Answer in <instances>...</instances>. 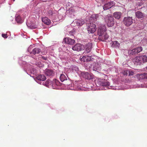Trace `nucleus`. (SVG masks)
<instances>
[{
    "label": "nucleus",
    "mask_w": 147,
    "mask_h": 147,
    "mask_svg": "<svg viewBox=\"0 0 147 147\" xmlns=\"http://www.w3.org/2000/svg\"><path fill=\"white\" fill-rule=\"evenodd\" d=\"M42 22L45 24L48 25L50 24V20L47 17H44L42 18Z\"/></svg>",
    "instance_id": "obj_19"
},
{
    "label": "nucleus",
    "mask_w": 147,
    "mask_h": 147,
    "mask_svg": "<svg viewBox=\"0 0 147 147\" xmlns=\"http://www.w3.org/2000/svg\"><path fill=\"white\" fill-rule=\"evenodd\" d=\"M128 73L129 76H132L134 75V72L132 71H129Z\"/></svg>",
    "instance_id": "obj_34"
},
{
    "label": "nucleus",
    "mask_w": 147,
    "mask_h": 147,
    "mask_svg": "<svg viewBox=\"0 0 147 147\" xmlns=\"http://www.w3.org/2000/svg\"><path fill=\"white\" fill-rule=\"evenodd\" d=\"M81 75L83 78L88 80H90L93 78V76L91 74L88 72H83L81 73Z\"/></svg>",
    "instance_id": "obj_7"
},
{
    "label": "nucleus",
    "mask_w": 147,
    "mask_h": 147,
    "mask_svg": "<svg viewBox=\"0 0 147 147\" xmlns=\"http://www.w3.org/2000/svg\"><path fill=\"white\" fill-rule=\"evenodd\" d=\"M82 46L80 44H77L72 47V49L74 51H80L82 49Z\"/></svg>",
    "instance_id": "obj_16"
},
{
    "label": "nucleus",
    "mask_w": 147,
    "mask_h": 147,
    "mask_svg": "<svg viewBox=\"0 0 147 147\" xmlns=\"http://www.w3.org/2000/svg\"><path fill=\"white\" fill-rule=\"evenodd\" d=\"M121 16V13L120 12H117L114 13L113 16L117 19H119Z\"/></svg>",
    "instance_id": "obj_23"
},
{
    "label": "nucleus",
    "mask_w": 147,
    "mask_h": 147,
    "mask_svg": "<svg viewBox=\"0 0 147 147\" xmlns=\"http://www.w3.org/2000/svg\"><path fill=\"white\" fill-rule=\"evenodd\" d=\"M133 61L135 64H136L140 65L142 64L140 56L134 57L133 59Z\"/></svg>",
    "instance_id": "obj_15"
},
{
    "label": "nucleus",
    "mask_w": 147,
    "mask_h": 147,
    "mask_svg": "<svg viewBox=\"0 0 147 147\" xmlns=\"http://www.w3.org/2000/svg\"><path fill=\"white\" fill-rule=\"evenodd\" d=\"M77 7L75 6H71L68 9L66 13L67 14H68L71 17H72L73 16H75L76 13V9Z\"/></svg>",
    "instance_id": "obj_3"
},
{
    "label": "nucleus",
    "mask_w": 147,
    "mask_h": 147,
    "mask_svg": "<svg viewBox=\"0 0 147 147\" xmlns=\"http://www.w3.org/2000/svg\"><path fill=\"white\" fill-rule=\"evenodd\" d=\"M32 29H35V28H36L37 27V26H36V25H34L33 27L32 26Z\"/></svg>",
    "instance_id": "obj_38"
},
{
    "label": "nucleus",
    "mask_w": 147,
    "mask_h": 147,
    "mask_svg": "<svg viewBox=\"0 0 147 147\" xmlns=\"http://www.w3.org/2000/svg\"><path fill=\"white\" fill-rule=\"evenodd\" d=\"M50 82L54 89H57L56 86H59L61 85V83L59 82L56 79L53 80L52 81H50Z\"/></svg>",
    "instance_id": "obj_10"
},
{
    "label": "nucleus",
    "mask_w": 147,
    "mask_h": 147,
    "mask_svg": "<svg viewBox=\"0 0 147 147\" xmlns=\"http://www.w3.org/2000/svg\"><path fill=\"white\" fill-rule=\"evenodd\" d=\"M100 66L98 64L95 63L94 65V69H98L99 68Z\"/></svg>",
    "instance_id": "obj_30"
},
{
    "label": "nucleus",
    "mask_w": 147,
    "mask_h": 147,
    "mask_svg": "<svg viewBox=\"0 0 147 147\" xmlns=\"http://www.w3.org/2000/svg\"><path fill=\"white\" fill-rule=\"evenodd\" d=\"M86 56H83L82 58H81V61L84 62L86 61Z\"/></svg>",
    "instance_id": "obj_31"
},
{
    "label": "nucleus",
    "mask_w": 147,
    "mask_h": 147,
    "mask_svg": "<svg viewBox=\"0 0 147 147\" xmlns=\"http://www.w3.org/2000/svg\"><path fill=\"white\" fill-rule=\"evenodd\" d=\"M48 14L49 16H51L54 14V13L52 10L50 9L48 11Z\"/></svg>",
    "instance_id": "obj_29"
},
{
    "label": "nucleus",
    "mask_w": 147,
    "mask_h": 147,
    "mask_svg": "<svg viewBox=\"0 0 147 147\" xmlns=\"http://www.w3.org/2000/svg\"><path fill=\"white\" fill-rule=\"evenodd\" d=\"M47 81H49V82H50V80H47Z\"/></svg>",
    "instance_id": "obj_41"
},
{
    "label": "nucleus",
    "mask_w": 147,
    "mask_h": 147,
    "mask_svg": "<svg viewBox=\"0 0 147 147\" xmlns=\"http://www.w3.org/2000/svg\"><path fill=\"white\" fill-rule=\"evenodd\" d=\"M140 57L142 64L147 62V57L146 55H141Z\"/></svg>",
    "instance_id": "obj_22"
},
{
    "label": "nucleus",
    "mask_w": 147,
    "mask_h": 147,
    "mask_svg": "<svg viewBox=\"0 0 147 147\" xmlns=\"http://www.w3.org/2000/svg\"><path fill=\"white\" fill-rule=\"evenodd\" d=\"M60 79L62 82H63L64 81L67 80V78L65 75L63 74H61V75Z\"/></svg>",
    "instance_id": "obj_28"
},
{
    "label": "nucleus",
    "mask_w": 147,
    "mask_h": 147,
    "mask_svg": "<svg viewBox=\"0 0 147 147\" xmlns=\"http://www.w3.org/2000/svg\"><path fill=\"white\" fill-rule=\"evenodd\" d=\"M100 85L103 86H107L109 85V83L106 80H100L98 81Z\"/></svg>",
    "instance_id": "obj_12"
},
{
    "label": "nucleus",
    "mask_w": 147,
    "mask_h": 147,
    "mask_svg": "<svg viewBox=\"0 0 147 147\" xmlns=\"http://www.w3.org/2000/svg\"><path fill=\"white\" fill-rule=\"evenodd\" d=\"M114 5V3L113 1L109 2L106 3L103 6V8L104 10H107L110 8Z\"/></svg>",
    "instance_id": "obj_9"
},
{
    "label": "nucleus",
    "mask_w": 147,
    "mask_h": 147,
    "mask_svg": "<svg viewBox=\"0 0 147 147\" xmlns=\"http://www.w3.org/2000/svg\"><path fill=\"white\" fill-rule=\"evenodd\" d=\"M2 36L4 38H7V34H2Z\"/></svg>",
    "instance_id": "obj_35"
},
{
    "label": "nucleus",
    "mask_w": 147,
    "mask_h": 147,
    "mask_svg": "<svg viewBox=\"0 0 147 147\" xmlns=\"http://www.w3.org/2000/svg\"><path fill=\"white\" fill-rule=\"evenodd\" d=\"M42 1H47V0H42Z\"/></svg>",
    "instance_id": "obj_40"
},
{
    "label": "nucleus",
    "mask_w": 147,
    "mask_h": 147,
    "mask_svg": "<svg viewBox=\"0 0 147 147\" xmlns=\"http://www.w3.org/2000/svg\"><path fill=\"white\" fill-rule=\"evenodd\" d=\"M36 79L39 80L43 81L46 80V78L43 75L40 74L36 77Z\"/></svg>",
    "instance_id": "obj_20"
},
{
    "label": "nucleus",
    "mask_w": 147,
    "mask_h": 147,
    "mask_svg": "<svg viewBox=\"0 0 147 147\" xmlns=\"http://www.w3.org/2000/svg\"><path fill=\"white\" fill-rule=\"evenodd\" d=\"M120 45V44L117 41H115L112 42V47H118Z\"/></svg>",
    "instance_id": "obj_25"
},
{
    "label": "nucleus",
    "mask_w": 147,
    "mask_h": 147,
    "mask_svg": "<svg viewBox=\"0 0 147 147\" xmlns=\"http://www.w3.org/2000/svg\"><path fill=\"white\" fill-rule=\"evenodd\" d=\"M42 59H45V60H46L47 59V57H43V56L42 57Z\"/></svg>",
    "instance_id": "obj_37"
},
{
    "label": "nucleus",
    "mask_w": 147,
    "mask_h": 147,
    "mask_svg": "<svg viewBox=\"0 0 147 147\" xmlns=\"http://www.w3.org/2000/svg\"><path fill=\"white\" fill-rule=\"evenodd\" d=\"M135 15L136 17L139 19L143 18L144 17V14L139 11L136 12Z\"/></svg>",
    "instance_id": "obj_17"
},
{
    "label": "nucleus",
    "mask_w": 147,
    "mask_h": 147,
    "mask_svg": "<svg viewBox=\"0 0 147 147\" xmlns=\"http://www.w3.org/2000/svg\"><path fill=\"white\" fill-rule=\"evenodd\" d=\"M15 20L18 23H21L23 22V20L20 16L18 15L16 16Z\"/></svg>",
    "instance_id": "obj_24"
},
{
    "label": "nucleus",
    "mask_w": 147,
    "mask_h": 147,
    "mask_svg": "<svg viewBox=\"0 0 147 147\" xmlns=\"http://www.w3.org/2000/svg\"><path fill=\"white\" fill-rule=\"evenodd\" d=\"M73 32H69V34L71 35H73Z\"/></svg>",
    "instance_id": "obj_39"
},
{
    "label": "nucleus",
    "mask_w": 147,
    "mask_h": 147,
    "mask_svg": "<svg viewBox=\"0 0 147 147\" xmlns=\"http://www.w3.org/2000/svg\"><path fill=\"white\" fill-rule=\"evenodd\" d=\"M123 74L124 75H127L128 74V71L127 70H124L123 71Z\"/></svg>",
    "instance_id": "obj_33"
},
{
    "label": "nucleus",
    "mask_w": 147,
    "mask_h": 147,
    "mask_svg": "<svg viewBox=\"0 0 147 147\" xmlns=\"http://www.w3.org/2000/svg\"><path fill=\"white\" fill-rule=\"evenodd\" d=\"M28 51L30 54H33L36 56H37L41 52V50L38 48H36L34 49L32 51H30V48H29Z\"/></svg>",
    "instance_id": "obj_8"
},
{
    "label": "nucleus",
    "mask_w": 147,
    "mask_h": 147,
    "mask_svg": "<svg viewBox=\"0 0 147 147\" xmlns=\"http://www.w3.org/2000/svg\"><path fill=\"white\" fill-rule=\"evenodd\" d=\"M77 25L78 26H81L84 23V21L82 19H78L76 21Z\"/></svg>",
    "instance_id": "obj_21"
},
{
    "label": "nucleus",
    "mask_w": 147,
    "mask_h": 147,
    "mask_svg": "<svg viewBox=\"0 0 147 147\" xmlns=\"http://www.w3.org/2000/svg\"><path fill=\"white\" fill-rule=\"evenodd\" d=\"M105 22L108 27H112L114 24V21L113 16L111 15L108 14L105 18Z\"/></svg>",
    "instance_id": "obj_1"
},
{
    "label": "nucleus",
    "mask_w": 147,
    "mask_h": 147,
    "mask_svg": "<svg viewBox=\"0 0 147 147\" xmlns=\"http://www.w3.org/2000/svg\"><path fill=\"white\" fill-rule=\"evenodd\" d=\"M87 26V31L89 33H93L96 31V25L93 23H88Z\"/></svg>",
    "instance_id": "obj_2"
},
{
    "label": "nucleus",
    "mask_w": 147,
    "mask_h": 147,
    "mask_svg": "<svg viewBox=\"0 0 147 147\" xmlns=\"http://www.w3.org/2000/svg\"><path fill=\"white\" fill-rule=\"evenodd\" d=\"M142 50V48L141 47L136 48L132 50H129L128 51L129 54L133 55L138 53Z\"/></svg>",
    "instance_id": "obj_5"
},
{
    "label": "nucleus",
    "mask_w": 147,
    "mask_h": 147,
    "mask_svg": "<svg viewBox=\"0 0 147 147\" xmlns=\"http://www.w3.org/2000/svg\"><path fill=\"white\" fill-rule=\"evenodd\" d=\"M45 74L47 76H53L55 74V72L52 69H46L45 70Z\"/></svg>",
    "instance_id": "obj_14"
},
{
    "label": "nucleus",
    "mask_w": 147,
    "mask_h": 147,
    "mask_svg": "<svg viewBox=\"0 0 147 147\" xmlns=\"http://www.w3.org/2000/svg\"><path fill=\"white\" fill-rule=\"evenodd\" d=\"M65 42L67 44L72 45L75 42V40L74 39H71L69 37H66L64 39Z\"/></svg>",
    "instance_id": "obj_11"
},
{
    "label": "nucleus",
    "mask_w": 147,
    "mask_h": 147,
    "mask_svg": "<svg viewBox=\"0 0 147 147\" xmlns=\"http://www.w3.org/2000/svg\"><path fill=\"white\" fill-rule=\"evenodd\" d=\"M106 28L105 26L104 25H102L99 26L98 30V36L102 35L106 33Z\"/></svg>",
    "instance_id": "obj_6"
},
{
    "label": "nucleus",
    "mask_w": 147,
    "mask_h": 147,
    "mask_svg": "<svg viewBox=\"0 0 147 147\" xmlns=\"http://www.w3.org/2000/svg\"><path fill=\"white\" fill-rule=\"evenodd\" d=\"M140 78L141 79H147V73H144L140 74Z\"/></svg>",
    "instance_id": "obj_27"
},
{
    "label": "nucleus",
    "mask_w": 147,
    "mask_h": 147,
    "mask_svg": "<svg viewBox=\"0 0 147 147\" xmlns=\"http://www.w3.org/2000/svg\"><path fill=\"white\" fill-rule=\"evenodd\" d=\"M86 51L87 53L90 52L92 48V44L91 43H89L86 45Z\"/></svg>",
    "instance_id": "obj_18"
},
{
    "label": "nucleus",
    "mask_w": 147,
    "mask_h": 147,
    "mask_svg": "<svg viewBox=\"0 0 147 147\" xmlns=\"http://www.w3.org/2000/svg\"><path fill=\"white\" fill-rule=\"evenodd\" d=\"M86 61H89L91 60V56H86Z\"/></svg>",
    "instance_id": "obj_32"
},
{
    "label": "nucleus",
    "mask_w": 147,
    "mask_h": 147,
    "mask_svg": "<svg viewBox=\"0 0 147 147\" xmlns=\"http://www.w3.org/2000/svg\"><path fill=\"white\" fill-rule=\"evenodd\" d=\"M109 37V35L106 33L102 35H100L98 36V39L99 40L103 41L107 40Z\"/></svg>",
    "instance_id": "obj_13"
},
{
    "label": "nucleus",
    "mask_w": 147,
    "mask_h": 147,
    "mask_svg": "<svg viewBox=\"0 0 147 147\" xmlns=\"http://www.w3.org/2000/svg\"><path fill=\"white\" fill-rule=\"evenodd\" d=\"M105 0H96V1L100 3H102L103 1H105Z\"/></svg>",
    "instance_id": "obj_36"
},
{
    "label": "nucleus",
    "mask_w": 147,
    "mask_h": 147,
    "mask_svg": "<svg viewBox=\"0 0 147 147\" xmlns=\"http://www.w3.org/2000/svg\"><path fill=\"white\" fill-rule=\"evenodd\" d=\"M123 23L126 26H128L133 23L132 17H125L123 20Z\"/></svg>",
    "instance_id": "obj_4"
},
{
    "label": "nucleus",
    "mask_w": 147,
    "mask_h": 147,
    "mask_svg": "<svg viewBox=\"0 0 147 147\" xmlns=\"http://www.w3.org/2000/svg\"><path fill=\"white\" fill-rule=\"evenodd\" d=\"M91 18L94 20V21H96L98 18V14H94L91 15Z\"/></svg>",
    "instance_id": "obj_26"
}]
</instances>
